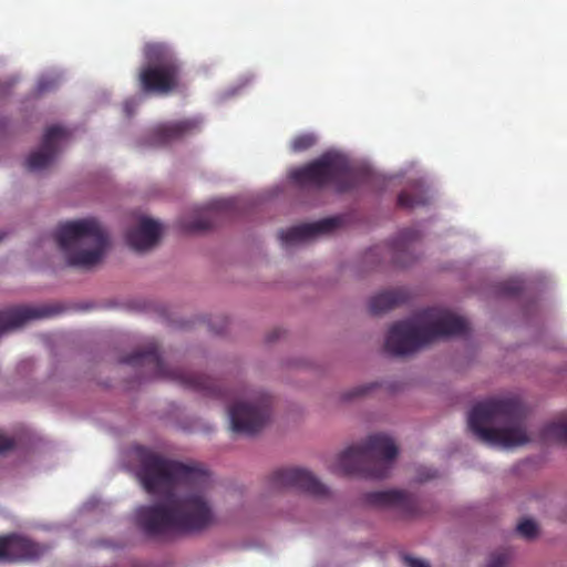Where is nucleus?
Masks as SVG:
<instances>
[{
  "instance_id": "f257e3e1",
  "label": "nucleus",
  "mask_w": 567,
  "mask_h": 567,
  "mask_svg": "<svg viewBox=\"0 0 567 567\" xmlns=\"http://www.w3.org/2000/svg\"><path fill=\"white\" fill-rule=\"evenodd\" d=\"M137 477L152 495L165 496L158 504L141 506L135 516L140 528L151 537L192 534L215 520L207 497L210 476L197 466L168 460L146 447H138Z\"/></svg>"
},
{
  "instance_id": "f03ea898",
  "label": "nucleus",
  "mask_w": 567,
  "mask_h": 567,
  "mask_svg": "<svg viewBox=\"0 0 567 567\" xmlns=\"http://www.w3.org/2000/svg\"><path fill=\"white\" fill-rule=\"evenodd\" d=\"M468 332L467 321L442 308H427L413 318L391 326L385 350L392 355L412 354L437 339L461 337Z\"/></svg>"
},
{
  "instance_id": "7ed1b4c3",
  "label": "nucleus",
  "mask_w": 567,
  "mask_h": 567,
  "mask_svg": "<svg viewBox=\"0 0 567 567\" xmlns=\"http://www.w3.org/2000/svg\"><path fill=\"white\" fill-rule=\"evenodd\" d=\"M526 410L516 398L488 399L468 413V429L481 441L514 447L529 442L525 429Z\"/></svg>"
},
{
  "instance_id": "20e7f679",
  "label": "nucleus",
  "mask_w": 567,
  "mask_h": 567,
  "mask_svg": "<svg viewBox=\"0 0 567 567\" xmlns=\"http://www.w3.org/2000/svg\"><path fill=\"white\" fill-rule=\"evenodd\" d=\"M54 239L72 267L90 269L97 265L109 245V236L95 218L60 224Z\"/></svg>"
},
{
  "instance_id": "39448f33",
  "label": "nucleus",
  "mask_w": 567,
  "mask_h": 567,
  "mask_svg": "<svg viewBox=\"0 0 567 567\" xmlns=\"http://www.w3.org/2000/svg\"><path fill=\"white\" fill-rule=\"evenodd\" d=\"M396 455L398 447L390 436L373 434L362 445L350 446L340 453L331 471L344 476L381 480L389 475Z\"/></svg>"
},
{
  "instance_id": "423d86ee",
  "label": "nucleus",
  "mask_w": 567,
  "mask_h": 567,
  "mask_svg": "<svg viewBox=\"0 0 567 567\" xmlns=\"http://www.w3.org/2000/svg\"><path fill=\"white\" fill-rule=\"evenodd\" d=\"M121 362L134 368L143 369L145 378L163 379L176 382L184 388L198 391L208 396L230 399L231 395L221 388L214 379L190 373L176 368H168L163 361L158 346L155 341H151L143 348L134 351L132 354L124 357Z\"/></svg>"
},
{
  "instance_id": "0eeeda50",
  "label": "nucleus",
  "mask_w": 567,
  "mask_h": 567,
  "mask_svg": "<svg viewBox=\"0 0 567 567\" xmlns=\"http://www.w3.org/2000/svg\"><path fill=\"white\" fill-rule=\"evenodd\" d=\"M145 63L137 83L145 94L168 95L181 85L182 63L174 50L163 42H148L143 48Z\"/></svg>"
},
{
  "instance_id": "6e6552de",
  "label": "nucleus",
  "mask_w": 567,
  "mask_h": 567,
  "mask_svg": "<svg viewBox=\"0 0 567 567\" xmlns=\"http://www.w3.org/2000/svg\"><path fill=\"white\" fill-rule=\"evenodd\" d=\"M289 177L300 188L322 189L333 185L340 193L354 187V176L348 162L338 154L326 153L311 163L290 172Z\"/></svg>"
},
{
  "instance_id": "1a4fd4ad",
  "label": "nucleus",
  "mask_w": 567,
  "mask_h": 567,
  "mask_svg": "<svg viewBox=\"0 0 567 567\" xmlns=\"http://www.w3.org/2000/svg\"><path fill=\"white\" fill-rule=\"evenodd\" d=\"M270 406L271 398L266 393H258L252 403H234L228 408L233 431L244 434L257 433L269 420Z\"/></svg>"
},
{
  "instance_id": "9d476101",
  "label": "nucleus",
  "mask_w": 567,
  "mask_h": 567,
  "mask_svg": "<svg viewBox=\"0 0 567 567\" xmlns=\"http://www.w3.org/2000/svg\"><path fill=\"white\" fill-rule=\"evenodd\" d=\"M268 484L272 491L293 488L312 496H324L328 493L327 486L309 471L297 467L274 471Z\"/></svg>"
},
{
  "instance_id": "9b49d317",
  "label": "nucleus",
  "mask_w": 567,
  "mask_h": 567,
  "mask_svg": "<svg viewBox=\"0 0 567 567\" xmlns=\"http://www.w3.org/2000/svg\"><path fill=\"white\" fill-rule=\"evenodd\" d=\"M202 120L199 117L161 123L148 132L146 144L155 147L168 146L198 132Z\"/></svg>"
},
{
  "instance_id": "f8f14e48",
  "label": "nucleus",
  "mask_w": 567,
  "mask_h": 567,
  "mask_svg": "<svg viewBox=\"0 0 567 567\" xmlns=\"http://www.w3.org/2000/svg\"><path fill=\"white\" fill-rule=\"evenodd\" d=\"M69 136L70 132L60 125L48 127L39 150L32 152L25 159V167L31 172H38L50 166L59 153L61 143Z\"/></svg>"
},
{
  "instance_id": "ddd939ff",
  "label": "nucleus",
  "mask_w": 567,
  "mask_h": 567,
  "mask_svg": "<svg viewBox=\"0 0 567 567\" xmlns=\"http://www.w3.org/2000/svg\"><path fill=\"white\" fill-rule=\"evenodd\" d=\"M48 550V546L14 534L0 537V560H37Z\"/></svg>"
},
{
  "instance_id": "4468645a",
  "label": "nucleus",
  "mask_w": 567,
  "mask_h": 567,
  "mask_svg": "<svg viewBox=\"0 0 567 567\" xmlns=\"http://www.w3.org/2000/svg\"><path fill=\"white\" fill-rule=\"evenodd\" d=\"M340 226L341 218L329 217L315 223L293 226L287 230H280L279 238L285 246H291L317 238L321 235L332 234Z\"/></svg>"
},
{
  "instance_id": "2eb2a0df",
  "label": "nucleus",
  "mask_w": 567,
  "mask_h": 567,
  "mask_svg": "<svg viewBox=\"0 0 567 567\" xmlns=\"http://www.w3.org/2000/svg\"><path fill=\"white\" fill-rule=\"evenodd\" d=\"M58 311L49 306H17L0 311V334L18 329L33 319L49 318Z\"/></svg>"
},
{
  "instance_id": "dca6fc26",
  "label": "nucleus",
  "mask_w": 567,
  "mask_h": 567,
  "mask_svg": "<svg viewBox=\"0 0 567 567\" xmlns=\"http://www.w3.org/2000/svg\"><path fill=\"white\" fill-rule=\"evenodd\" d=\"M161 233L162 228L157 221L143 217L135 228L127 230L125 238L135 251H146L157 245Z\"/></svg>"
},
{
  "instance_id": "f3484780",
  "label": "nucleus",
  "mask_w": 567,
  "mask_h": 567,
  "mask_svg": "<svg viewBox=\"0 0 567 567\" xmlns=\"http://www.w3.org/2000/svg\"><path fill=\"white\" fill-rule=\"evenodd\" d=\"M365 502L375 507L395 508L404 513H412L414 509V499L411 494L399 491H378L365 495Z\"/></svg>"
},
{
  "instance_id": "a211bd4d",
  "label": "nucleus",
  "mask_w": 567,
  "mask_h": 567,
  "mask_svg": "<svg viewBox=\"0 0 567 567\" xmlns=\"http://www.w3.org/2000/svg\"><path fill=\"white\" fill-rule=\"evenodd\" d=\"M233 199H217L212 202L206 212L195 218L193 221L183 223L182 227L188 233H197L210 229L214 226V219L223 214L230 212L233 208Z\"/></svg>"
},
{
  "instance_id": "6ab92c4d",
  "label": "nucleus",
  "mask_w": 567,
  "mask_h": 567,
  "mask_svg": "<svg viewBox=\"0 0 567 567\" xmlns=\"http://www.w3.org/2000/svg\"><path fill=\"white\" fill-rule=\"evenodd\" d=\"M421 237L417 229L410 227L402 229L398 237L393 240L389 248L391 250L394 262L405 267L409 265V260L403 258V255L410 254L411 246Z\"/></svg>"
},
{
  "instance_id": "aec40b11",
  "label": "nucleus",
  "mask_w": 567,
  "mask_h": 567,
  "mask_svg": "<svg viewBox=\"0 0 567 567\" xmlns=\"http://www.w3.org/2000/svg\"><path fill=\"white\" fill-rule=\"evenodd\" d=\"M406 299L408 293L403 289L386 290L370 299L369 310L372 315H381L404 303Z\"/></svg>"
},
{
  "instance_id": "412c9836",
  "label": "nucleus",
  "mask_w": 567,
  "mask_h": 567,
  "mask_svg": "<svg viewBox=\"0 0 567 567\" xmlns=\"http://www.w3.org/2000/svg\"><path fill=\"white\" fill-rule=\"evenodd\" d=\"M545 440L567 443V420H559L548 423L543 430Z\"/></svg>"
},
{
  "instance_id": "4be33fe9",
  "label": "nucleus",
  "mask_w": 567,
  "mask_h": 567,
  "mask_svg": "<svg viewBox=\"0 0 567 567\" xmlns=\"http://www.w3.org/2000/svg\"><path fill=\"white\" fill-rule=\"evenodd\" d=\"M427 203L426 197L423 194H411L409 192H402L398 196V205L402 208H414L423 206Z\"/></svg>"
},
{
  "instance_id": "5701e85b",
  "label": "nucleus",
  "mask_w": 567,
  "mask_h": 567,
  "mask_svg": "<svg viewBox=\"0 0 567 567\" xmlns=\"http://www.w3.org/2000/svg\"><path fill=\"white\" fill-rule=\"evenodd\" d=\"M316 141V136L312 134H301L292 140L291 148L293 152H303L312 147Z\"/></svg>"
},
{
  "instance_id": "b1692460",
  "label": "nucleus",
  "mask_w": 567,
  "mask_h": 567,
  "mask_svg": "<svg viewBox=\"0 0 567 567\" xmlns=\"http://www.w3.org/2000/svg\"><path fill=\"white\" fill-rule=\"evenodd\" d=\"M517 532L527 539H533L537 535V525L532 519H524L517 525Z\"/></svg>"
},
{
  "instance_id": "393cba45",
  "label": "nucleus",
  "mask_w": 567,
  "mask_h": 567,
  "mask_svg": "<svg viewBox=\"0 0 567 567\" xmlns=\"http://www.w3.org/2000/svg\"><path fill=\"white\" fill-rule=\"evenodd\" d=\"M509 556L505 551L494 553L489 556L485 567H506Z\"/></svg>"
},
{
  "instance_id": "a878e982",
  "label": "nucleus",
  "mask_w": 567,
  "mask_h": 567,
  "mask_svg": "<svg viewBox=\"0 0 567 567\" xmlns=\"http://www.w3.org/2000/svg\"><path fill=\"white\" fill-rule=\"evenodd\" d=\"M371 388H372V385H361V386H357V388L352 389L351 391L347 392V393L344 394V399H346V400H351V399H353V398L361 396V395H363L364 393H367Z\"/></svg>"
},
{
  "instance_id": "bb28decb",
  "label": "nucleus",
  "mask_w": 567,
  "mask_h": 567,
  "mask_svg": "<svg viewBox=\"0 0 567 567\" xmlns=\"http://www.w3.org/2000/svg\"><path fill=\"white\" fill-rule=\"evenodd\" d=\"M403 560L408 567H431L426 561L411 556H403Z\"/></svg>"
},
{
  "instance_id": "cd10ccee",
  "label": "nucleus",
  "mask_w": 567,
  "mask_h": 567,
  "mask_svg": "<svg viewBox=\"0 0 567 567\" xmlns=\"http://www.w3.org/2000/svg\"><path fill=\"white\" fill-rule=\"evenodd\" d=\"M14 446V440L0 434V453L11 450Z\"/></svg>"
},
{
  "instance_id": "c85d7f7f",
  "label": "nucleus",
  "mask_w": 567,
  "mask_h": 567,
  "mask_svg": "<svg viewBox=\"0 0 567 567\" xmlns=\"http://www.w3.org/2000/svg\"><path fill=\"white\" fill-rule=\"evenodd\" d=\"M135 103L134 101H125L123 104V111L127 117H131L135 112Z\"/></svg>"
},
{
  "instance_id": "c756f323",
  "label": "nucleus",
  "mask_w": 567,
  "mask_h": 567,
  "mask_svg": "<svg viewBox=\"0 0 567 567\" xmlns=\"http://www.w3.org/2000/svg\"><path fill=\"white\" fill-rule=\"evenodd\" d=\"M51 86H53L51 81L41 80L38 84V90L40 93H42L48 91Z\"/></svg>"
},
{
  "instance_id": "7c9ffc66",
  "label": "nucleus",
  "mask_w": 567,
  "mask_h": 567,
  "mask_svg": "<svg viewBox=\"0 0 567 567\" xmlns=\"http://www.w3.org/2000/svg\"><path fill=\"white\" fill-rule=\"evenodd\" d=\"M504 291L507 295H516L519 291V287L517 285L506 284L504 286Z\"/></svg>"
},
{
  "instance_id": "2f4dec72",
  "label": "nucleus",
  "mask_w": 567,
  "mask_h": 567,
  "mask_svg": "<svg viewBox=\"0 0 567 567\" xmlns=\"http://www.w3.org/2000/svg\"><path fill=\"white\" fill-rule=\"evenodd\" d=\"M383 249H384V247L377 246V247H374V248H372V249H370V250H369V252L367 254V257H369V256H374V255L377 256V255H379Z\"/></svg>"
},
{
  "instance_id": "473e14b6",
  "label": "nucleus",
  "mask_w": 567,
  "mask_h": 567,
  "mask_svg": "<svg viewBox=\"0 0 567 567\" xmlns=\"http://www.w3.org/2000/svg\"><path fill=\"white\" fill-rule=\"evenodd\" d=\"M435 477V474L432 473V474H426L425 476L421 477L422 481H426V480H430V478H433Z\"/></svg>"
},
{
  "instance_id": "72a5a7b5",
  "label": "nucleus",
  "mask_w": 567,
  "mask_h": 567,
  "mask_svg": "<svg viewBox=\"0 0 567 567\" xmlns=\"http://www.w3.org/2000/svg\"><path fill=\"white\" fill-rule=\"evenodd\" d=\"M2 238H3V235H2V234H0V240H1Z\"/></svg>"
}]
</instances>
